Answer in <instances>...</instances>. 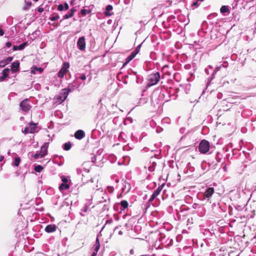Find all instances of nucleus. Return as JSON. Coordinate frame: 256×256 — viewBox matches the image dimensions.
<instances>
[{
	"instance_id": "052dcab7",
	"label": "nucleus",
	"mask_w": 256,
	"mask_h": 256,
	"mask_svg": "<svg viewBox=\"0 0 256 256\" xmlns=\"http://www.w3.org/2000/svg\"><path fill=\"white\" fill-rule=\"evenodd\" d=\"M131 71H132V70H130L129 71H128V74H129V78H130L132 80H135V78H134V76L132 74V75H130L129 73H132Z\"/></svg>"
},
{
	"instance_id": "13d9d810",
	"label": "nucleus",
	"mask_w": 256,
	"mask_h": 256,
	"mask_svg": "<svg viewBox=\"0 0 256 256\" xmlns=\"http://www.w3.org/2000/svg\"><path fill=\"white\" fill-rule=\"evenodd\" d=\"M218 231L220 232V233L221 234H224V226H220L218 228Z\"/></svg>"
},
{
	"instance_id": "bf43d9fd",
	"label": "nucleus",
	"mask_w": 256,
	"mask_h": 256,
	"mask_svg": "<svg viewBox=\"0 0 256 256\" xmlns=\"http://www.w3.org/2000/svg\"><path fill=\"white\" fill-rule=\"evenodd\" d=\"M156 198V196L152 194V195L151 196L150 198L148 200V202H152L154 200V198Z\"/></svg>"
},
{
	"instance_id": "49530a36",
	"label": "nucleus",
	"mask_w": 256,
	"mask_h": 256,
	"mask_svg": "<svg viewBox=\"0 0 256 256\" xmlns=\"http://www.w3.org/2000/svg\"><path fill=\"white\" fill-rule=\"evenodd\" d=\"M92 162L94 163L96 162V160H98V154H95L91 158Z\"/></svg>"
},
{
	"instance_id": "6e6d98bb",
	"label": "nucleus",
	"mask_w": 256,
	"mask_h": 256,
	"mask_svg": "<svg viewBox=\"0 0 256 256\" xmlns=\"http://www.w3.org/2000/svg\"><path fill=\"white\" fill-rule=\"evenodd\" d=\"M222 115V111L221 110H218V112L217 116H218V119H219Z\"/></svg>"
},
{
	"instance_id": "a18cd8bd",
	"label": "nucleus",
	"mask_w": 256,
	"mask_h": 256,
	"mask_svg": "<svg viewBox=\"0 0 256 256\" xmlns=\"http://www.w3.org/2000/svg\"><path fill=\"white\" fill-rule=\"evenodd\" d=\"M60 178H61V180L62 181V183L68 184V180L66 176H62L60 177Z\"/></svg>"
},
{
	"instance_id": "cd10ccee",
	"label": "nucleus",
	"mask_w": 256,
	"mask_h": 256,
	"mask_svg": "<svg viewBox=\"0 0 256 256\" xmlns=\"http://www.w3.org/2000/svg\"><path fill=\"white\" fill-rule=\"evenodd\" d=\"M92 10L90 8L86 9L84 8L81 10L80 14L82 16H85L87 14H90Z\"/></svg>"
},
{
	"instance_id": "6ab92c4d",
	"label": "nucleus",
	"mask_w": 256,
	"mask_h": 256,
	"mask_svg": "<svg viewBox=\"0 0 256 256\" xmlns=\"http://www.w3.org/2000/svg\"><path fill=\"white\" fill-rule=\"evenodd\" d=\"M132 73H129L130 75L132 74L135 78L136 82L138 84H141L142 80V77L138 74H137V72L131 71Z\"/></svg>"
},
{
	"instance_id": "473e14b6",
	"label": "nucleus",
	"mask_w": 256,
	"mask_h": 256,
	"mask_svg": "<svg viewBox=\"0 0 256 256\" xmlns=\"http://www.w3.org/2000/svg\"><path fill=\"white\" fill-rule=\"evenodd\" d=\"M69 68H70V64L68 62H64L62 64V65L60 69L62 70H63L65 72H67Z\"/></svg>"
},
{
	"instance_id": "603ef678",
	"label": "nucleus",
	"mask_w": 256,
	"mask_h": 256,
	"mask_svg": "<svg viewBox=\"0 0 256 256\" xmlns=\"http://www.w3.org/2000/svg\"><path fill=\"white\" fill-rule=\"evenodd\" d=\"M218 14L216 13H212V14H209L208 16V20H210L212 18V17H215L216 16H217Z\"/></svg>"
},
{
	"instance_id": "4d7b16f0",
	"label": "nucleus",
	"mask_w": 256,
	"mask_h": 256,
	"mask_svg": "<svg viewBox=\"0 0 256 256\" xmlns=\"http://www.w3.org/2000/svg\"><path fill=\"white\" fill-rule=\"evenodd\" d=\"M64 10H68L69 6H68V4L66 2H64Z\"/></svg>"
},
{
	"instance_id": "09e8293b",
	"label": "nucleus",
	"mask_w": 256,
	"mask_h": 256,
	"mask_svg": "<svg viewBox=\"0 0 256 256\" xmlns=\"http://www.w3.org/2000/svg\"><path fill=\"white\" fill-rule=\"evenodd\" d=\"M64 6L62 4H60L58 6V10L60 12H62L64 10Z\"/></svg>"
},
{
	"instance_id": "423d86ee",
	"label": "nucleus",
	"mask_w": 256,
	"mask_h": 256,
	"mask_svg": "<svg viewBox=\"0 0 256 256\" xmlns=\"http://www.w3.org/2000/svg\"><path fill=\"white\" fill-rule=\"evenodd\" d=\"M20 109L24 112H28L32 108V106L30 104V101L28 98H25L22 101L20 104Z\"/></svg>"
},
{
	"instance_id": "f257e3e1",
	"label": "nucleus",
	"mask_w": 256,
	"mask_h": 256,
	"mask_svg": "<svg viewBox=\"0 0 256 256\" xmlns=\"http://www.w3.org/2000/svg\"><path fill=\"white\" fill-rule=\"evenodd\" d=\"M170 100V95L166 90H162L159 89L155 90L152 96V102H156V104H164Z\"/></svg>"
},
{
	"instance_id": "338daca9",
	"label": "nucleus",
	"mask_w": 256,
	"mask_h": 256,
	"mask_svg": "<svg viewBox=\"0 0 256 256\" xmlns=\"http://www.w3.org/2000/svg\"><path fill=\"white\" fill-rule=\"evenodd\" d=\"M98 251V250H96V249L94 248V250L92 252L91 256H96Z\"/></svg>"
},
{
	"instance_id": "72a5a7b5",
	"label": "nucleus",
	"mask_w": 256,
	"mask_h": 256,
	"mask_svg": "<svg viewBox=\"0 0 256 256\" xmlns=\"http://www.w3.org/2000/svg\"><path fill=\"white\" fill-rule=\"evenodd\" d=\"M25 5L23 7L22 9L24 10H28L30 9V6L32 4V2L30 1L24 0Z\"/></svg>"
},
{
	"instance_id": "58836bf2",
	"label": "nucleus",
	"mask_w": 256,
	"mask_h": 256,
	"mask_svg": "<svg viewBox=\"0 0 256 256\" xmlns=\"http://www.w3.org/2000/svg\"><path fill=\"white\" fill-rule=\"evenodd\" d=\"M76 174L78 175H82V177H83L84 176V174L82 173V168H76ZM82 180L84 182H84L83 178H82Z\"/></svg>"
},
{
	"instance_id": "864d4df0",
	"label": "nucleus",
	"mask_w": 256,
	"mask_h": 256,
	"mask_svg": "<svg viewBox=\"0 0 256 256\" xmlns=\"http://www.w3.org/2000/svg\"><path fill=\"white\" fill-rule=\"evenodd\" d=\"M79 78H80L82 80H86V74H80V76L79 77Z\"/></svg>"
},
{
	"instance_id": "9d476101",
	"label": "nucleus",
	"mask_w": 256,
	"mask_h": 256,
	"mask_svg": "<svg viewBox=\"0 0 256 256\" xmlns=\"http://www.w3.org/2000/svg\"><path fill=\"white\" fill-rule=\"evenodd\" d=\"M10 72V70L8 68H4L0 73V82H4L6 78H8ZM9 78H10L9 77Z\"/></svg>"
},
{
	"instance_id": "39448f33",
	"label": "nucleus",
	"mask_w": 256,
	"mask_h": 256,
	"mask_svg": "<svg viewBox=\"0 0 256 256\" xmlns=\"http://www.w3.org/2000/svg\"><path fill=\"white\" fill-rule=\"evenodd\" d=\"M70 92L69 88H64L62 90V92L57 96L56 99L61 102H64L67 98L68 94Z\"/></svg>"
},
{
	"instance_id": "a211bd4d",
	"label": "nucleus",
	"mask_w": 256,
	"mask_h": 256,
	"mask_svg": "<svg viewBox=\"0 0 256 256\" xmlns=\"http://www.w3.org/2000/svg\"><path fill=\"white\" fill-rule=\"evenodd\" d=\"M76 10L74 8H71L70 11L68 12V14L63 16L62 20H66L73 16Z\"/></svg>"
},
{
	"instance_id": "dca6fc26",
	"label": "nucleus",
	"mask_w": 256,
	"mask_h": 256,
	"mask_svg": "<svg viewBox=\"0 0 256 256\" xmlns=\"http://www.w3.org/2000/svg\"><path fill=\"white\" fill-rule=\"evenodd\" d=\"M57 226L54 224H50L47 225L45 228V232L47 233H51L56 230Z\"/></svg>"
},
{
	"instance_id": "4c0bfd02",
	"label": "nucleus",
	"mask_w": 256,
	"mask_h": 256,
	"mask_svg": "<svg viewBox=\"0 0 256 256\" xmlns=\"http://www.w3.org/2000/svg\"><path fill=\"white\" fill-rule=\"evenodd\" d=\"M233 243L232 238H226V236H225V244H226L227 246L230 247L231 246V244Z\"/></svg>"
},
{
	"instance_id": "2f4dec72",
	"label": "nucleus",
	"mask_w": 256,
	"mask_h": 256,
	"mask_svg": "<svg viewBox=\"0 0 256 256\" xmlns=\"http://www.w3.org/2000/svg\"><path fill=\"white\" fill-rule=\"evenodd\" d=\"M72 148V143L70 142H66L62 145V148L64 150H68Z\"/></svg>"
},
{
	"instance_id": "f3484780",
	"label": "nucleus",
	"mask_w": 256,
	"mask_h": 256,
	"mask_svg": "<svg viewBox=\"0 0 256 256\" xmlns=\"http://www.w3.org/2000/svg\"><path fill=\"white\" fill-rule=\"evenodd\" d=\"M156 158L152 157L150 161V166H148V170L152 172L155 170V168L156 166V162L154 160Z\"/></svg>"
},
{
	"instance_id": "774afa93",
	"label": "nucleus",
	"mask_w": 256,
	"mask_h": 256,
	"mask_svg": "<svg viewBox=\"0 0 256 256\" xmlns=\"http://www.w3.org/2000/svg\"><path fill=\"white\" fill-rule=\"evenodd\" d=\"M4 33V30L2 28L1 26H0V36H2Z\"/></svg>"
},
{
	"instance_id": "a19ab883",
	"label": "nucleus",
	"mask_w": 256,
	"mask_h": 256,
	"mask_svg": "<svg viewBox=\"0 0 256 256\" xmlns=\"http://www.w3.org/2000/svg\"><path fill=\"white\" fill-rule=\"evenodd\" d=\"M94 248L96 250H99L100 248V243L98 239V236L96 240V244H94Z\"/></svg>"
},
{
	"instance_id": "c9c22d12",
	"label": "nucleus",
	"mask_w": 256,
	"mask_h": 256,
	"mask_svg": "<svg viewBox=\"0 0 256 256\" xmlns=\"http://www.w3.org/2000/svg\"><path fill=\"white\" fill-rule=\"evenodd\" d=\"M20 161L21 160L20 157H16L13 162V166H18L20 162Z\"/></svg>"
},
{
	"instance_id": "3c124183",
	"label": "nucleus",
	"mask_w": 256,
	"mask_h": 256,
	"mask_svg": "<svg viewBox=\"0 0 256 256\" xmlns=\"http://www.w3.org/2000/svg\"><path fill=\"white\" fill-rule=\"evenodd\" d=\"M42 5H41L40 6H38V7L37 8V9H36L37 11H38V12H40V13H42V12H44V8H43V7H42Z\"/></svg>"
},
{
	"instance_id": "0e129e2a",
	"label": "nucleus",
	"mask_w": 256,
	"mask_h": 256,
	"mask_svg": "<svg viewBox=\"0 0 256 256\" xmlns=\"http://www.w3.org/2000/svg\"><path fill=\"white\" fill-rule=\"evenodd\" d=\"M12 44L10 42H8L5 44L7 48H10L12 46Z\"/></svg>"
},
{
	"instance_id": "aec40b11",
	"label": "nucleus",
	"mask_w": 256,
	"mask_h": 256,
	"mask_svg": "<svg viewBox=\"0 0 256 256\" xmlns=\"http://www.w3.org/2000/svg\"><path fill=\"white\" fill-rule=\"evenodd\" d=\"M80 84L77 81H74L71 84H69L66 88H69L70 90V92L74 90L76 88H78L80 86Z\"/></svg>"
},
{
	"instance_id": "b1692460",
	"label": "nucleus",
	"mask_w": 256,
	"mask_h": 256,
	"mask_svg": "<svg viewBox=\"0 0 256 256\" xmlns=\"http://www.w3.org/2000/svg\"><path fill=\"white\" fill-rule=\"evenodd\" d=\"M164 186V184L160 186L156 190H154V192L152 193V194L156 197L158 195L160 194Z\"/></svg>"
},
{
	"instance_id": "f704fd0d",
	"label": "nucleus",
	"mask_w": 256,
	"mask_h": 256,
	"mask_svg": "<svg viewBox=\"0 0 256 256\" xmlns=\"http://www.w3.org/2000/svg\"><path fill=\"white\" fill-rule=\"evenodd\" d=\"M34 166V170L36 172H40L44 169V167L40 164L36 165L35 164Z\"/></svg>"
},
{
	"instance_id": "7ed1b4c3",
	"label": "nucleus",
	"mask_w": 256,
	"mask_h": 256,
	"mask_svg": "<svg viewBox=\"0 0 256 256\" xmlns=\"http://www.w3.org/2000/svg\"><path fill=\"white\" fill-rule=\"evenodd\" d=\"M210 147V142L207 140H202L199 144L198 151L200 154H206L209 151Z\"/></svg>"
},
{
	"instance_id": "c03bdc74",
	"label": "nucleus",
	"mask_w": 256,
	"mask_h": 256,
	"mask_svg": "<svg viewBox=\"0 0 256 256\" xmlns=\"http://www.w3.org/2000/svg\"><path fill=\"white\" fill-rule=\"evenodd\" d=\"M102 151H103L102 150L100 149L96 152V154H98V160L100 161L102 160V158H103V156L101 155Z\"/></svg>"
},
{
	"instance_id": "9b49d317",
	"label": "nucleus",
	"mask_w": 256,
	"mask_h": 256,
	"mask_svg": "<svg viewBox=\"0 0 256 256\" xmlns=\"http://www.w3.org/2000/svg\"><path fill=\"white\" fill-rule=\"evenodd\" d=\"M48 142H45L41 147L40 154V158H44L45 156L48 154Z\"/></svg>"
},
{
	"instance_id": "69168bd1",
	"label": "nucleus",
	"mask_w": 256,
	"mask_h": 256,
	"mask_svg": "<svg viewBox=\"0 0 256 256\" xmlns=\"http://www.w3.org/2000/svg\"><path fill=\"white\" fill-rule=\"evenodd\" d=\"M226 13H230V10L228 6H225V16L226 15Z\"/></svg>"
},
{
	"instance_id": "ea45409f",
	"label": "nucleus",
	"mask_w": 256,
	"mask_h": 256,
	"mask_svg": "<svg viewBox=\"0 0 256 256\" xmlns=\"http://www.w3.org/2000/svg\"><path fill=\"white\" fill-rule=\"evenodd\" d=\"M206 73L208 75L210 72H213V67L212 66H208L204 70Z\"/></svg>"
},
{
	"instance_id": "5fc2aeb1",
	"label": "nucleus",
	"mask_w": 256,
	"mask_h": 256,
	"mask_svg": "<svg viewBox=\"0 0 256 256\" xmlns=\"http://www.w3.org/2000/svg\"><path fill=\"white\" fill-rule=\"evenodd\" d=\"M198 2L196 0V1L192 2V6H194L197 8L199 6Z\"/></svg>"
},
{
	"instance_id": "f03ea898",
	"label": "nucleus",
	"mask_w": 256,
	"mask_h": 256,
	"mask_svg": "<svg viewBox=\"0 0 256 256\" xmlns=\"http://www.w3.org/2000/svg\"><path fill=\"white\" fill-rule=\"evenodd\" d=\"M160 76L159 72L151 74L148 76V86H151L157 84L160 81Z\"/></svg>"
},
{
	"instance_id": "680f3d73",
	"label": "nucleus",
	"mask_w": 256,
	"mask_h": 256,
	"mask_svg": "<svg viewBox=\"0 0 256 256\" xmlns=\"http://www.w3.org/2000/svg\"><path fill=\"white\" fill-rule=\"evenodd\" d=\"M88 210V206L86 205H85L84 206L83 208L82 209V211L83 212H86Z\"/></svg>"
},
{
	"instance_id": "412c9836",
	"label": "nucleus",
	"mask_w": 256,
	"mask_h": 256,
	"mask_svg": "<svg viewBox=\"0 0 256 256\" xmlns=\"http://www.w3.org/2000/svg\"><path fill=\"white\" fill-rule=\"evenodd\" d=\"M230 196L228 197L231 200H235L236 198L239 197L238 191L234 190L230 191Z\"/></svg>"
},
{
	"instance_id": "1a4fd4ad",
	"label": "nucleus",
	"mask_w": 256,
	"mask_h": 256,
	"mask_svg": "<svg viewBox=\"0 0 256 256\" xmlns=\"http://www.w3.org/2000/svg\"><path fill=\"white\" fill-rule=\"evenodd\" d=\"M77 47L80 50H84L86 48V41L84 36H81L78 38L77 43Z\"/></svg>"
},
{
	"instance_id": "5701e85b",
	"label": "nucleus",
	"mask_w": 256,
	"mask_h": 256,
	"mask_svg": "<svg viewBox=\"0 0 256 256\" xmlns=\"http://www.w3.org/2000/svg\"><path fill=\"white\" fill-rule=\"evenodd\" d=\"M112 8H113V7L111 4L107 5L105 11L104 12L105 16H112L114 13L110 12V11L112 10Z\"/></svg>"
},
{
	"instance_id": "0eeeda50",
	"label": "nucleus",
	"mask_w": 256,
	"mask_h": 256,
	"mask_svg": "<svg viewBox=\"0 0 256 256\" xmlns=\"http://www.w3.org/2000/svg\"><path fill=\"white\" fill-rule=\"evenodd\" d=\"M224 20L223 18L218 19L216 23V30L220 34H224Z\"/></svg>"
},
{
	"instance_id": "37998d69",
	"label": "nucleus",
	"mask_w": 256,
	"mask_h": 256,
	"mask_svg": "<svg viewBox=\"0 0 256 256\" xmlns=\"http://www.w3.org/2000/svg\"><path fill=\"white\" fill-rule=\"evenodd\" d=\"M148 100L147 98H140L139 102H138V104L139 105H142L145 104Z\"/></svg>"
},
{
	"instance_id": "a878e982",
	"label": "nucleus",
	"mask_w": 256,
	"mask_h": 256,
	"mask_svg": "<svg viewBox=\"0 0 256 256\" xmlns=\"http://www.w3.org/2000/svg\"><path fill=\"white\" fill-rule=\"evenodd\" d=\"M44 70L42 68H38L36 66H34L32 68L31 73L35 74L36 72H38L40 74L43 72Z\"/></svg>"
},
{
	"instance_id": "c756f323",
	"label": "nucleus",
	"mask_w": 256,
	"mask_h": 256,
	"mask_svg": "<svg viewBox=\"0 0 256 256\" xmlns=\"http://www.w3.org/2000/svg\"><path fill=\"white\" fill-rule=\"evenodd\" d=\"M120 206H121V208H120V210H125L126 208L128 206V202L126 200H122L120 202Z\"/></svg>"
},
{
	"instance_id": "79ce46f5",
	"label": "nucleus",
	"mask_w": 256,
	"mask_h": 256,
	"mask_svg": "<svg viewBox=\"0 0 256 256\" xmlns=\"http://www.w3.org/2000/svg\"><path fill=\"white\" fill-rule=\"evenodd\" d=\"M66 72L60 69L58 72V76L60 78H63L64 76L66 74Z\"/></svg>"
},
{
	"instance_id": "ddd939ff",
	"label": "nucleus",
	"mask_w": 256,
	"mask_h": 256,
	"mask_svg": "<svg viewBox=\"0 0 256 256\" xmlns=\"http://www.w3.org/2000/svg\"><path fill=\"white\" fill-rule=\"evenodd\" d=\"M214 192V188L212 187L208 188L206 189L204 194V198L208 199L210 198Z\"/></svg>"
},
{
	"instance_id": "4be33fe9",
	"label": "nucleus",
	"mask_w": 256,
	"mask_h": 256,
	"mask_svg": "<svg viewBox=\"0 0 256 256\" xmlns=\"http://www.w3.org/2000/svg\"><path fill=\"white\" fill-rule=\"evenodd\" d=\"M122 184H123V187L122 188V192H124L125 191L126 192H128L131 188L130 184L128 182H126V180H124V182L122 183Z\"/></svg>"
},
{
	"instance_id": "393cba45",
	"label": "nucleus",
	"mask_w": 256,
	"mask_h": 256,
	"mask_svg": "<svg viewBox=\"0 0 256 256\" xmlns=\"http://www.w3.org/2000/svg\"><path fill=\"white\" fill-rule=\"evenodd\" d=\"M37 124L31 122L29 124L30 130L31 134H34L36 132V127Z\"/></svg>"
},
{
	"instance_id": "7c9ffc66",
	"label": "nucleus",
	"mask_w": 256,
	"mask_h": 256,
	"mask_svg": "<svg viewBox=\"0 0 256 256\" xmlns=\"http://www.w3.org/2000/svg\"><path fill=\"white\" fill-rule=\"evenodd\" d=\"M208 28V24L206 21H204L202 24L201 29L204 32H207V30Z\"/></svg>"
},
{
	"instance_id": "4468645a",
	"label": "nucleus",
	"mask_w": 256,
	"mask_h": 256,
	"mask_svg": "<svg viewBox=\"0 0 256 256\" xmlns=\"http://www.w3.org/2000/svg\"><path fill=\"white\" fill-rule=\"evenodd\" d=\"M29 44L28 42H22V44L19 46H12V50L16 51V50H24L26 46Z\"/></svg>"
},
{
	"instance_id": "2eb2a0df",
	"label": "nucleus",
	"mask_w": 256,
	"mask_h": 256,
	"mask_svg": "<svg viewBox=\"0 0 256 256\" xmlns=\"http://www.w3.org/2000/svg\"><path fill=\"white\" fill-rule=\"evenodd\" d=\"M13 60L12 56H8L0 61V68H4L11 62Z\"/></svg>"
},
{
	"instance_id": "8fccbe9b",
	"label": "nucleus",
	"mask_w": 256,
	"mask_h": 256,
	"mask_svg": "<svg viewBox=\"0 0 256 256\" xmlns=\"http://www.w3.org/2000/svg\"><path fill=\"white\" fill-rule=\"evenodd\" d=\"M32 157L34 158V159H38L40 158V154L36 152L34 155H32Z\"/></svg>"
},
{
	"instance_id": "f8f14e48",
	"label": "nucleus",
	"mask_w": 256,
	"mask_h": 256,
	"mask_svg": "<svg viewBox=\"0 0 256 256\" xmlns=\"http://www.w3.org/2000/svg\"><path fill=\"white\" fill-rule=\"evenodd\" d=\"M86 136L85 132L82 130H76L74 134V136L76 140H80L82 139Z\"/></svg>"
},
{
	"instance_id": "20e7f679",
	"label": "nucleus",
	"mask_w": 256,
	"mask_h": 256,
	"mask_svg": "<svg viewBox=\"0 0 256 256\" xmlns=\"http://www.w3.org/2000/svg\"><path fill=\"white\" fill-rule=\"evenodd\" d=\"M222 67H224V62H220L218 65H216L214 70H213V72H212L211 76L207 78L206 84V87L210 85L212 80L214 78L215 75L220 70Z\"/></svg>"
},
{
	"instance_id": "de8ad7c7",
	"label": "nucleus",
	"mask_w": 256,
	"mask_h": 256,
	"mask_svg": "<svg viewBox=\"0 0 256 256\" xmlns=\"http://www.w3.org/2000/svg\"><path fill=\"white\" fill-rule=\"evenodd\" d=\"M22 132L25 134L30 133L29 127H25L24 130H22Z\"/></svg>"
},
{
	"instance_id": "6e6552de",
	"label": "nucleus",
	"mask_w": 256,
	"mask_h": 256,
	"mask_svg": "<svg viewBox=\"0 0 256 256\" xmlns=\"http://www.w3.org/2000/svg\"><path fill=\"white\" fill-rule=\"evenodd\" d=\"M10 71L12 74L16 73L20 70V62L16 60L12 62L10 66Z\"/></svg>"
},
{
	"instance_id": "bb28decb",
	"label": "nucleus",
	"mask_w": 256,
	"mask_h": 256,
	"mask_svg": "<svg viewBox=\"0 0 256 256\" xmlns=\"http://www.w3.org/2000/svg\"><path fill=\"white\" fill-rule=\"evenodd\" d=\"M70 187L68 184L62 183L60 184L58 188L60 190L62 191L68 189Z\"/></svg>"
},
{
	"instance_id": "e2e57ef3",
	"label": "nucleus",
	"mask_w": 256,
	"mask_h": 256,
	"mask_svg": "<svg viewBox=\"0 0 256 256\" xmlns=\"http://www.w3.org/2000/svg\"><path fill=\"white\" fill-rule=\"evenodd\" d=\"M142 44H139L136 48V49L134 50L135 51H136L138 53L140 52V48L142 46Z\"/></svg>"
},
{
	"instance_id": "e433bc0d",
	"label": "nucleus",
	"mask_w": 256,
	"mask_h": 256,
	"mask_svg": "<svg viewBox=\"0 0 256 256\" xmlns=\"http://www.w3.org/2000/svg\"><path fill=\"white\" fill-rule=\"evenodd\" d=\"M54 16H50L49 18V20H50L52 22L56 21L58 20L60 18V16L57 13H54Z\"/></svg>"
},
{
	"instance_id": "c85d7f7f",
	"label": "nucleus",
	"mask_w": 256,
	"mask_h": 256,
	"mask_svg": "<svg viewBox=\"0 0 256 256\" xmlns=\"http://www.w3.org/2000/svg\"><path fill=\"white\" fill-rule=\"evenodd\" d=\"M134 54H130L125 60V62L123 64V66H126L134 58Z\"/></svg>"
}]
</instances>
